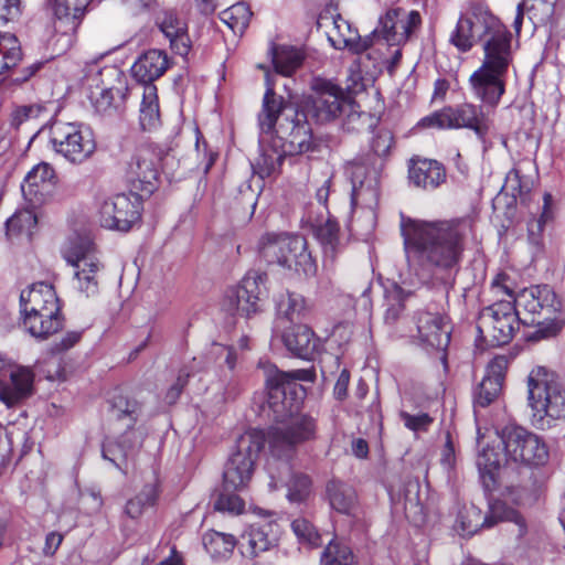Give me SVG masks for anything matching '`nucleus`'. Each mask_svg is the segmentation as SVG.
Here are the masks:
<instances>
[{
    "label": "nucleus",
    "instance_id": "1",
    "mask_svg": "<svg viewBox=\"0 0 565 565\" xmlns=\"http://www.w3.org/2000/svg\"><path fill=\"white\" fill-rule=\"evenodd\" d=\"M459 52H469L481 42L483 60L469 77L472 95L490 106L500 103L505 92L504 77L513 62L512 34L486 7L471 2L460 13L449 34Z\"/></svg>",
    "mask_w": 565,
    "mask_h": 565
},
{
    "label": "nucleus",
    "instance_id": "2",
    "mask_svg": "<svg viewBox=\"0 0 565 565\" xmlns=\"http://www.w3.org/2000/svg\"><path fill=\"white\" fill-rule=\"evenodd\" d=\"M471 231V220L427 222L401 216L406 259L419 285H452Z\"/></svg>",
    "mask_w": 565,
    "mask_h": 565
},
{
    "label": "nucleus",
    "instance_id": "3",
    "mask_svg": "<svg viewBox=\"0 0 565 565\" xmlns=\"http://www.w3.org/2000/svg\"><path fill=\"white\" fill-rule=\"evenodd\" d=\"M259 365L264 369L266 383L262 414L276 423L265 435V441L274 456L281 457L316 437V420L299 413L306 396L300 382H313L316 374L307 369L284 372L267 362H259Z\"/></svg>",
    "mask_w": 565,
    "mask_h": 565
},
{
    "label": "nucleus",
    "instance_id": "4",
    "mask_svg": "<svg viewBox=\"0 0 565 565\" xmlns=\"http://www.w3.org/2000/svg\"><path fill=\"white\" fill-rule=\"evenodd\" d=\"M266 92L263 98L262 111L258 122L262 134L276 135L285 141L288 152L303 153L312 149V137L306 121L298 114L284 105L281 97L277 96L274 85L266 76Z\"/></svg>",
    "mask_w": 565,
    "mask_h": 565
},
{
    "label": "nucleus",
    "instance_id": "5",
    "mask_svg": "<svg viewBox=\"0 0 565 565\" xmlns=\"http://www.w3.org/2000/svg\"><path fill=\"white\" fill-rule=\"evenodd\" d=\"M527 402L532 425L551 428L555 420L565 418V383L555 372L536 366L527 376Z\"/></svg>",
    "mask_w": 565,
    "mask_h": 565
},
{
    "label": "nucleus",
    "instance_id": "6",
    "mask_svg": "<svg viewBox=\"0 0 565 565\" xmlns=\"http://www.w3.org/2000/svg\"><path fill=\"white\" fill-rule=\"evenodd\" d=\"M260 256L269 264L281 269L312 277L317 274V263L305 237L287 233H267L258 243Z\"/></svg>",
    "mask_w": 565,
    "mask_h": 565
},
{
    "label": "nucleus",
    "instance_id": "7",
    "mask_svg": "<svg viewBox=\"0 0 565 565\" xmlns=\"http://www.w3.org/2000/svg\"><path fill=\"white\" fill-rule=\"evenodd\" d=\"M479 100L482 105L463 103L456 107H445L422 118L418 125L424 128L470 129L484 143L488 134L493 127L492 116L498 104L490 106L481 99Z\"/></svg>",
    "mask_w": 565,
    "mask_h": 565
},
{
    "label": "nucleus",
    "instance_id": "8",
    "mask_svg": "<svg viewBox=\"0 0 565 565\" xmlns=\"http://www.w3.org/2000/svg\"><path fill=\"white\" fill-rule=\"evenodd\" d=\"M265 445V434L249 429L242 434L223 471L224 490H243L252 480L256 459Z\"/></svg>",
    "mask_w": 565,
    "mask_h": 565
},
{
    "label": "nucleus",
    "instance_id": "9",
    "mask_svg": "<svg viewBox=\"0 0 565 565\" xmlns=\"http://www.w3.org/2000/svg\"><path fill=\"white\" fill-rule=\"evenodd\" d=\"M64 259L74 268L76 288L87 297L98 292V274L102 264L89 238L75 237L63 247Z\"/></svg>",
    "mask_w": 565,
    "mask_h": 565
},
{
    "label": "nucleus",
    "instance_id": "10",
    "mask_svg": "<svg viewBox=\"0 0 565 565\" xmlns=\"http://www.w3.org/2000/svg\"><path fill=\"white\" fill-rule=\"evenodd\" d=\"M507 461L529 467L544 466L550 458L548 448L536 434L520 426H507L500 434Z\"/></svg>",
    "mask_w": 565,
    "mask_h": 565
},
{
    "label": "nucleus",
    "instance_id": "11",
    "mask_svg": "<svg viewBox=\"0 0 565 565\" xmlns=\"http://www.w3.org/2000/svg\"><path fill=\"white\" fill-rule=\"evenodd\" d=\"M519 328L520 318L512 301H498L483 308L477 321L480 337L493 347L508 344Z\"/></svg>",
    "mask_w": 565,
    "mask_h": 565
},
{
    "label": "nucleus",
    "instance_id": "12",
    "mask_svg": "<svg viewBox=\"0 0 565 565\" xmlns=\"http://www.w3.org/2000/svg\"><path fill=\"white\" fill-rule=\"evenodd\" d=\"M54 151L73 164L87 161L96 150V142L88 128L73 122H55L50 130Z\"/></svg>",
    "mask_w": 565,
    "mask_h": 565
},
{
    "label": "nucleus",
    "instance_id": "13",
    "mask_svg": "<svg viewBox=\"0 0 565 565\" xmlns=\"http://www.w3.org/2000/svg\"><path fill=\"white\" fill-rule=\"evenodd\" d=\"M370 166V160L366 162L362 158H355L345 168L352 184L351 205L353 213L355 214L360 206L363 209V213L369 221V230L374 226L373 206L376 204L379 196L377 179Z\"/></svg>",
    "mask_w": 565,
    "mask_h": 565
},
{
    "label": "nucleus",
    "instance_id": "14",
    "mask_svg": "<svg viewBox=\"0 0 565 565\" xmlns=\"http://www.w3.org/2000/svg\"><path fill=\"white\" fill-rule=\"evenodd\" d=\"M499 521L514 522L519 526V535L525 533V522L520 513L510 509L501 501H493L489 504V513L482 515L480 509L471 504L465 507L458 514L455 529L461 536H471L480 529H490Z\"/></svg>",
    "mask_w": 565,
    "mask_h": 565
},
{
    "label": "nucleus",
    "instance_id": "15",
    "mask_svg": "<svg viewBox=\"0 0 565 565\" xmlns=\"http://www.w3.org/2000/svg\"><path fill=\"white\" fill-rule=\"evenodd\" d=\"M140 195L119 193L99 202L98 220L105 228L127 232L140 217Z\"/></svg>",
    "mask_w": 565,
    "mask_h": 565
},
{
    "label": "nucleus",
    "instance_id": "16",
    "mask_svg": "<svg viewBox=\"0 0 565 565\" xmlns=\"http://www.w3.org/2000/svg\"><path fill=\"white\" fill-rule=\"evenodd\" d=\"M162 152L153 146H140L131 156L126 175L131 185L145 195L157 188Z\"/></svg>",
    "mask_w": 565,
    "mask_h": 565
},
{
    "label": "nucleus",
    "instance_id": "17",
    "mask_svg": "<svg viewBox=\"0 0 565 565\" xmlns=\"http://www.w3.org/2000/svg\"><path fill=\"white\" fill-rule=\"evenodd\" d=\"M266 275L256 270L248 271L239 286L228 294L231 308L237 313L250 317L262 310V296Z\"/></svg>",
    "mask_w": 565,
    "mask_h": 565
},
{
    "label": "nucleus",
    "instance_id": "18",
    "mask_svg": "<svg viewBox=\"0 0 565 565\" xmlns=\"http://www.w3.org/2000/svg\"><path fill=\"white\" fill-rule=\"evenodd\" d=\"M88 0H46L55 32L66 36L71 44L85 14Z\"/></svg>",
    "mask_w": 565,
    "mask_h": 565
},
{
    "label": "nucleus",
    "instance_id": "19",
    "mask_svg": "<svg viewBox=\"0 0 565 565\" xmlns=\"http://www.w3.org/2000/svg\"><path fill=\"white\" fill-rule=\"evenodd\" d=\"M4 370L10 372V382L0 380V401L12 406L31 394L34 374L30 367L13 365L0 352V372Z\"/></svg>",
    "mask_w": 565,
    "mask_h": 565
},
{
    "label": "nucleus",
    "instance_id": "20",
    "mask_svg": "<svg viewBox=\"0 0 565 565\" xmlns=\"http://www.w3.org/2000/svg\"><path fill=\"white\" fill-rule=\"evenodd\" d=\"M54 184V169L46 162L36 164L21 183L24 201L32 209L41 206L51 196Z\"/></svg>",
    "mask_w": 565,
    "mask_h": 565
},
{
    "label": "nucleus",
    "instance_id": "21",
    "mask_svg": "<svg viewBox=\"0 0 565 565\" xmlns=\"http://www.w3.org/2000/svg\"><path fill=\"white\" fill-rule=\"evenodd\" d=\"M20 312L22 319L38 313L60 312L58 299L51 284L36 282L20 294Z\"/></svg>",
    "mask_w": 565,
    "mask_h": 565
},
{
    "label": "nucleus",
    "instance_id": "22",
    "mask_svg": "<svg viewBox=\"0 0 565 565\" xmlns=\"http://www.w3.org/2000/svg\"><path fill=\"white\" fill-rule=\"evenodd\" d=\"M420 341L436 350H446L450 343V327L446 318L438 312L420 311L416 318Z\"/></svg>",
    "mask_w": 565,
    "mask_h": 565
},
{
    "label": "nucleus",
    "instance_id": "23",
    "mask_svg": "<svg viewBox=\"0 0 565 565\" xmlns=\"http://www.w3.org/2000/svg\"><path fill=\"white\" fill-rule=\"evenodd\" d=\"M327 36L334 49H347L354 54H361L372 47L371 36L361 38L358 30L341 15L332 18Z\"/></svg>",
    "mask_w": 565,
    "mask_h": 565
},
{
    "label": "nucleus",
    "instance_id": "24",
    "mask_svg": "<svg viewBox=\"0 0 565 565\" xmlns=\"http://www.w3.org/2000/svg\"><path fill=\"white\" fill-rule=\"evenodd\" d=\"M348 105L342 90L334 85H328L312 98L310 113L317 121L327 122L342 114Z\"/></svg>",
    "mask_w": 565,
    "mask_h": 565
},
{
    "label": "nucleus",
    "instance_id": "25",
    "mask_svg": "<svg viewBox=\"0 0 565 565\" xmlns=\"http://www.w3.org/2000/svg\"><path fill=\"white\" fill-rule=\"evenodd\" d=\"M169 67V57L161 50H148L142 53L131 66V74L139 83L154 85Z\"/></svg>",
    "mask_w": 565,
    "mask_h": 565
},
{
    "label": "nucleus",
    "instance_id": "26",
    "mask_svg": "<svg viewBox=\"0 0 565 565\" xmlns=\"http://www.w3.org/2000/svg\"><path fill=\"white\" fill-rule=\"evenodd\" d=\"M157 24L169 40L171 50L180 56H186L191 50L186 23L179 19L175 12L163 11L158 15Z\"/></svg>",
    "mask_w": 565,
    "mask_h": 565
},
{
    "label": "nucleus",
    "instance_id": "27",
    "mask_svg": "<svg viewBox=\"0 0 565 565\" xmlns=\"http://www.w3.org/2000/svg\"><path fill=\"white\" fill-rule=\"evenodd\" d=\"M409 181L417 188L435 190L446 180L443 164L431 159H412L408 168Z\"/></svg>",
    "mask_w": 565,
    "mask_h": 565
},
{
    "label": "nucleus",
    "instance_id": "28",
    "mask_svg": "<svg viewBox=\"0 0 565 565\" xmlns=\"http://www.w3.org/2000/svg\"><path fill=\"white\" fill-rule=\"evenodd\" d=\"M280 527L276 522L257 523L249 526L243 535L247 542L246 553L250 557H256L260 553L267 552L278 544Z\"/></svg>",
    "mask_w": 565,
    "mask_h": 565
},
{
    "label": "nucleus",
    "instance_id": "29",
    "mask_svg": "<svg viewBox=\"0 0 565 565\" xmlns=\"http://www.w3.org/2000/svg\"><path fill=\"white\" fill-rule=\"evenodd\" d=\"M504 364L503 358H497L489 364L487 374L475 392V407H487L499 396L504 380Z\"/></svg>",
    "mask_w": 565,
    "mask_h": 565
},
{
    "label": "nucleus",
    "instance_id": "30",
    "mask_svg": "<svg viewBox=\"0 0 565 565\" xmlns=\"http://www.w3.org/2000/svg\"><path fill=\"white\" fill-rule=\"evenodd\" d=\"M116 441H108L103 446V457L113 462L118 469L122 470L118 462L120 457L122 460L132 458L142 445V434L131 426Z\"/></svg>",
    "mask_w": 565,
    "mask_h": 565
},
{
    "label": "nucleus",
    "instance_id": "31",
    "mask_svg": "<svg viewBox=\"0 0 565 565\" xmlns=\"http://www.w3.org/2000/svg\"><path fill=\"white\" fill-rule=\"evenodd\" d=\"M281 338L286 349L303 360H310L318 347V339L313 331L305 324L291 327Z\"/></svg>",
    "mask_w": 565,
    "mask_h": 565
},
{
    "label": "nucleus",
    "instance_id": "32",
    "mask_svg": "<svg viewBox=\"0 0 565 565\" xmlns=\"http://www.w3.org/2000/svg\"><path fill=\"white\" fill-rule=\"evenodd\" d=\"M399 24V9L388 10L384 17L380 19L379 26L372 32V47L376 46L377 51H382L386 46H399L405 43V39H399L402 33L397 25Z\"/></svg>",
    "mask_w": 565,
    "mask_h": 565
},
{
    "label": "nucleus",
    "instance_id": "33",
    "mask_svg": "<svg viewBox=\"0 0 565 565\" xmlns=\"http://www.w3.org/2000/svg\"><path fill=\"white\" fill-rule=\"evenodd\" d=\"M327 493L330 505L339 513L348 515H355L358 513V494L352 486L332 480L327 486Z\"/></svg>",
    "mask_w": 565,
    "mask_h": 565
},
{
    "label": "nucleus",
    "instance_id": "34",
    "mask_svg": "<svg viewBox=\"0 0 565 565\" xmlns=\"http://www.w3.org/2000/svg\"><path fill=\"white\" fill-rule=\"evenodd\" d=\"M502 459L503 455L494 448L487 447L478 454L476 463L486 491H492L497 488Z\"/></svg>",
    "mask_w": 565,
    "mask_h": 565
},
{
    "label": "nucleus",
    "instance_id": "35",
    "mask_svg": "<svg viewBox=\"0 0 565 565\" xmlns=\"http://www.w3.org/2000/svg\"><path fill=\"white\" fill-rule=\"evenodd\" d=\"M419 489L417 479H407L403 489L404 512L407 520L415 526H422L426 522V512L419 498Z\"/></svg>",
    "mask_w": 565,
    "mask_h": 565
},
{
    "label": "nucleus",
    "instance_id": "36",
    "mask_svg": "<svg viewBox=\"0 0 565 565\" xmlns=\"http://www.w3.org/2000/svg\"><path fill=\"white\" fill-rule=\"evenodd\" d=\"M139 124L143 130H153L160 125V110L156 85L142 86Z\"/></svg>",
    "mask_w": 565,
    "mask_h": 565
},
{
    "label": "nucleus",
    "instance_id": "37",
    "mask_svg": "<svg viewBox=\"0 0 565 565\" xmlns=\"http://www.w3.org/2000/svg\"><path fill=\"white\" fill-rule=\"evenodd\" d=\"M24 329L36 339H46L62 328L60 312L38 313L22 319Z\"/></svg>",
    "mask_w": 565,
    "mask_h": 565
},
{
    "label": "nucleus",
    "instance_id": "38",
    "mask_svg": "<svg viewBox=\"0 0 565 565\" xmlns=\"http://www.w3.org/2000/svg\"><path fill=\"white\" fill-rule=\"evenodd\" d=\"M524 9L534 23L545 24L553 18L555 0H533L530 7L526 3H520L513 21V28L518 34L521 32Z\"/></svg>",
    "mask_w": 565,
    "mask_h": 565
},
{
    "label": "nucleus",
    "instance_id": "39",
    "mask_svg": "<svg viewBox=\"0 0 565 565\" xmlns=\"http://www.w3.org/2000/svg\"><path fill=\"white\" fill-rule=\"evenodd\" d=\"M202 543L213 558L225 559L232 555L237 540L232 534L210 530L203 534Z\"/></svg>",
    "mask_w": 565,
    "mask_h": 565
},
{
    "label": "nucleus",
    "instance_id": "40",
    "mask_svg": "<svg viewBox=\"0 0 565 565\" xmlns=\"http://www.w3.org/2000/svg\"><path fill=\"white\" fill-rule=\"evenodd\" d=\"M36 224L38 215L35 213V209L30 207L28 204L25 209L17 211L6 222V234L9 239H13L22 235H25L29 238Z\"/></svg>",
    "mask_w": 565,
    "mask_h": 565
},
{
    "label": "nucleus",
    "instance_id": "41",
    "mask_svg": "<svg viewBox=\"0 0 565 565\" xmlns=\"http://www.w3.org/2000/svg\"><path fill=\"white\" fill-rule=\"evenodd\" d=\"M305 60V54L301 49L280 45L275 49L273 55V63L277 73L284 76H290L297 68H299Z\"/></svg>",
    "mask_w": 565,
    "mask_h": 565
},
{
    "label": "nucleus",
    "instance_id": "42",
    "mask_svg": "<svg viewBox=\"0 0 565 565\" xmlns=\"http://www.w3.org/2000/svg\"><path fill=\"white\" fill-rule=\"evenodd\" d=\"M413 295L412 290H406L397 284H393L385 290L386 309L384 312V322L388 326L395 324L404 311V302Z\"/></svg>",
    "mask_w": 565,
    "mask_h": 565
},
{
    "label": "nucleus",
    "instance_id": "43",
    "mask_svg": "<svg viewBox=\"0 0 565 565\" xmlns=\"http://www.w3.org/2000/svg\"><path fill=\"white\" fill-rule=\"evenodd\" d=\"M277 311L278 315L282 316L288 321L294 322L303 319L309 308L306 299L301 295L287 291L279 296Z\"/></svg>",
    "mask_w": 565,
    "mask_h": 565
},
{
    "label": "nucleus",
    "instance_id": "44",
    "mask_svg": "<svg viewBox=\"0 0 565 565\" xmlns=\"http://www.w3.org/2000/svg\"><path fill=\"white\" fill-rule=\"evenodd\" d=\"M158 499V486L156 482L146 484L141 491L127 501L125 513L131 519H138L146 509L153 507Z\"/></svg>",
    "mask_w": 565,
    "mask_h": 565
},
{
    "label": "nucleus",
    "instance_id": "45",
    "mask_svg": "<svg viewBox=\"0 0 565 565\" xmlns=\"http://www.w3.org/2000/svg\"><path fill=\"white\" fill-rule=\"evenodd\" d=\"M252 14L245 2H237L222 11L220 18L235 34H243L249 24Z\"/></svg>",
    "mask_w": 565,
    "mask_h": 565
},
{
    "label": "nucleus",
    "instance_id": "46",
    "mask_svg": "<svg viewBox=\"0 0 565 565\" xmlns=\"http://www.w3.org/2000/svg\"><path fill=\"white\" fill-rule=\"evenodd\" d=\"M21 57L22 52L15 35L0 32V74L14 67Z\"/></svg>",
    "mask_w": 565,
    "mask_h": 565
},
{
    "label": "nucleus",
    "instance_id": "47",
    "mask_svg": "<svg viewBox=\"0 0 565 565\" xmlns=\"http://www.w3.org/2000/svg\"><path fill=\"white\" fill-rule=\"evenodd\" d=\"M321 565H358V562L347 544L331 541L322 553Z\"/></svg>",
    "mask_w": 565,
    "mask_h": 565
},
{
    "label": "nucleus",
    "instance_id": "48",
    "mask_svg": "<svg viewBox=\"0 0 565 565\" xmlns=\"http://www.w3.org/2000/svg\"><path fill=\"white\" fill-rule=\"evenodd\" d=\"M111 413L117 419L127 418V427L132 426L140 414V405L137 401L130 399L121 394L111 399Z\"/></svg>",
    "mask_w": 565,
    "mask_h": 565
},
{
    "label": "nucleus",
    "instance_id": "49",
    "mask_svg": "<svg viewBox=\"0 0 565 565\" xmlns=\"http://www.w3.org/2000/svg\"><path fill=\"white\" fill-rule=\"evenodd\" d=\"M535 300L539 302L541 313H545L546 318L557 312L561 309V302L554 290L547 286H533Z\"/></svg>",
    "mask_w": 565,
    "mask_h": 565
},
{
    "label": "nucleus",
    "instance_id": "50",
    "mask_svg": "<svg viewBox=\"0 0 565 565\" xmlns=\"http://www.w3.org/2000/svg\"><path fill=\"white\" fill-rule=\"evenodd\" d=\"M339 225L335 221L328 218L316 228V237L323 246L326 254H333L338 245Z\"/></svg>",
    "mask_w": 565,
    "mask_h": 565
},
{
    "label": "nucleus",
    "instance_id": "51",
    "mask_svg": "<svg viewBox=\"0 0 565 565\" xmlns=\"http://www.w3.org/2000/svg\"><path fill=\"white\" fill-rule=\"evenodd\" d=\"M311 481L308 476L295 473L287 483V498L290 502L300 503L307 499L310 493Z\"/></svg>",
    "mask_w": 565,
    "mask_h": 565
},
{
    "label": "nucleus",
    "instance_id": "52",
    "mask_svg": "<svg viewBox=\"0 0 565 565\" xmlns=\"http://www.w3.org/2000/svg\"><path fill=\"white\" fill-rule=\"evenodd\" d=\"M232 490H224L214 503L215 510L220 512H227L232 515H238L244 512V500L231 492Z\"/></svg>",
    "mask_w": 565,
    "mask_h": 565
},
{
    "label": "nucleus",
    "instance_id": "53",
    "mask_svg": "<svg viewBox=\"0 0 565 565\" xmlns=\"http://www.w3.org/2000/svg\"><path fill=\"white\" fill-rule=\"evenodd\" d=\"M394 145L395 140L392 131L385 128L377 129L371 140V149L380 158L390 156Z\"/></svg>",
    "mask_w": 565,
    "mask_h": 565
},
{
    "label": "nucleus",
    "instance_id": "54",
    "mask_svg": "<svg viewBox=\"0 0 565 565\" xmlns=\"http://www.w3.org/2000/svg\"><path fill=\"white\" fill-rule=\"evenodd\" d=\"M291 527L296 536L310 546H318L321 543L320 535L316 527L303 518L292 521Z\"/></svg>",
    "mask_w": 565,
    "mask_h": 565
},
{
    "label": "nucleus",
    "instance_id": "55",
    "mask_svg": "<svg viewBox=\"0 0 565 565\" xmlns=\"http://www.w3.org/2000/svg\"><path fill=\"white\" fill-rule=\"evenodd\" d=\"M284 154L276 151H265L256 163L257 172L262 178L275 173L284 161Z\"/></svg>",
    "mask_w": 565,
    "mask_h": 565
},
{
    "label": "nucleus",
    "instance_id": "56",
    "mask_svg": "<svg viewBox=\"0 0 565 565\" xmlns=\"http://www.w3.org/2000/svg\"><path fill=\"white\" fill-rule=\"evenodd\" d=\"M399 417L406 428L412 431H426L434 419L427 413L411 414L407 411H401Z\"/></svg>",
    "mask_w": 565,
    "mask_h": 565
},
{
    "label": "nucleus",
    "instance_id": "57",
    "mask_svg": "<svg viewBox=\"0 0 565 565\" xmlns=\"http://www.w3.org/2000/svg\"><path fill=\"white\" fill-rule=\"evenodd\" d=\"M422 23L420 14L417 11H411L408 13L399 10V24L397 29L402 33H398L399 39H405L406 41L411 36V34L419 28Z\"/></svg>",
    "mask_w": 565,
    "mask_h": 565
},
{
    "label": "nucleus",
    "instance_id": "58",
    "mask_svg": "<svg viewBox=\"0 0 565 565\" xmlns=\"http://www.w3.org/2000/svg\"><path fill=\"white\" fill-rule=\"evenodd\" d=\"M44 108L40 105H28L18 107L12 113V125L18 128L26 121L39 118Z\"/></svg>",
    "mask_w": 565,
    "mask_h": 565
},
{
    "label": "nucleus",
    "instance_id": "59",
    "mask_svg": "<svg viewBox=\"0 0 565 565\" xmlns=\"http://www.w3.org/2000/svg\"><path fill=\"white\" fill-rule=\"evenodd\" d=\"M535 299L536 298L534 296L532 287L522 290L515 298V303L518 307H521L529 313L533 315V318L531 320L532 323L536 322L534 316L541 315L539 309V302Z\"/></svg>",
    "mask_w": 565,
    "mask_h": 565
},
{
    "label": "nucleus",
    "instance_id": "60",
    "mask_svg": "<svg viewBox=\"0 0 565 565\" xmlns=\"http://www.w3.org/2000/svg\"><path fill=\"white\" fill-rule=\"evenodd\" d=\"M21 14L20 0H0V20L3 23L14 21Z\"/></svg>",
    "mask_w": 565,
    "mask_h": 565
},
{
    "label": "nucleus",
    "instance_id": "61",
    "mask_svg": "<svg viewBox=\"0 0 565 565\" xmlns=\"http://www.w3.org/2000/svg\"><path fill=\"white\" fill-rule=\"evenodd\" d=\"M98 94H99V96L97 97V96H95L94 93H92L90 98H92L95 109L98 113L105 114L113 106V100H114L113 89L111 88H102Z\"/></svg>",
    "mask_w": 565,
    "mask_h": 565
},
{
    "label": "nucleus",
    "instance_id": "62",
    "mask_svg": "<svg viewBox=\"0 0 565 565\" xmlns=\"http://www.w3.org/2000/svg\"><path fill=\"white\" fill-rule=\"evenodd\" d=\"M189 373L181 372L177 379V382L168 390L166 394V401L168 404H174L179 398L183 387L188 382Z\"/></svg>",
    "mask_w": 565,
    "mask_h": 565
},
{
    "label": "nucleus",
    "instance_id": "63",
    "mask_svg": "<svg viewBox=\"0 0 565 565\" xmlns=\"http://www.w3.org/2000/svg\"><path fill=\"white\" fill-rule=\"evenodd\" d=\"M350 382V372L343 369L334 384L333 393L337 399L342 401L348 395V386Z\"/></svg>",
    "mask_w": 565,
    "mask_h": 565
},
{
    "label": "nucleus",
    "instance_id": "64",
    "mask_svg": "<svg viewBox=\"0 0 565 565\" xmlns=\"http://www.w3.org/2000/svg\"><path fill=\"white\" fill-rule=\"evenodd\" d=\"M63 535L58 532H50L45 537L43 554L45 556H53L63 542Z\"/></svg>",
    "mask_w": 565,
    "mask_h": 565
}]
</instances>
